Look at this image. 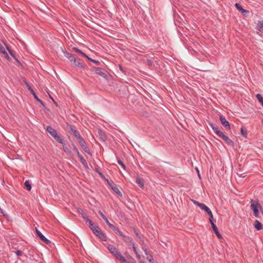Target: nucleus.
I'll return each mask as SVG.
<instances>
[{"mask_svg": "<svg viewBox=\"0 0 263 263\" xmlns=\"http://www.w3.org/2000/svg\"><path fill=\"white\" fill-rule=\"evenodd\" d=\"M251 202V208L253 211L255 217L259 218V211L261 213L263 216V210L261 204L259 203L258 200H254L252 199Z\"/></svg>", "mask_w": 263, "mask_h": 263, "instance_id": "obj_1", "label": "nucleus"}, {"mask_svg": "<svg viewBox=\"0 0 263 263\" xmlns=\"http://www.w3.org/2000/svg\"><path fill=\"white\" fill-rule=\"evenodd\" d=\"M46 131L48 132L58 143L63 144L64 139L62 136L59 134L57 130L53 129L51 126H47L46 128Z\"/></svg>", "mask_w": 263, "mask_h": 263, "instance_id": "obj_2", "label": "nucleus"}, {"mask_svg": "<svg viewBox=\"0 0 263 263\" xmlns=\"http://www.w3.org/2000/svg\"><path fill=\"white\" fill-rule=\"evenodd\" d=\"M66 130L70 134L73 135L77 139L81 136L79 131L77 130L75 126L71 125L68 123H66L65 127Z\"/></svg>", "mask_w": 263, "mask_h": 263, "instance_id": "obj_3", "label": "nucleus"}, {"mask_svg": "<svg viewBox=\"0 0 263 263\" xmlns=\"http://www.w3.org/2000/svg\"><path fill=\"white\" fill-rule=\"evenodd\" d=\"M24 82L25 84V85L26 86L27 88H28V89L29 90V91L31 92V93L33 95L34 98L36 100L37 102H38L40 104H41V105L43 106V107L45 109H47V107L45 106V105H44L43 102L37 96H36V95L35 94V92L34 91V90H33V89L31 87L30 85L29 84V83L26 81H24Z\"/></svg>", "mask_w": 263, "mask_h": 263, "instance_id": "obj_4", "label": "nucleus"}, {"mask_svg": "<svg viewBox=\"0 0 263 263\" xmlns=\"http://www.w3.org/2000/svg\"><path fill=\"white\" fill-rule=\"evenodd\" d=\"M93 234L97 237H98L101 240L103 241H106L107 239V237L105 234L103 232V231L100 229V228L98 226L96 227V228L92 229V231Z\"/></svg>", "mask_w": 263, "mask_h": 263, "instance_id": "obj_5", "label": "nucleus"}, {"mask_svg": "<svg viewBox=\"0 0 263 263\" xmlns=\"http://www.w3.org/2000/svg\"><path fill=\"white\" fill-rule=\"evenodd\" d=\"M107 249L116 259L121 255V253L118 251V249L114 245L110 244L108 245Z\"/></svg>", "mask_w": 263, "mask_h": 263, "instance_id": "obj_6", "label": "nucleus"}, {"mask_svg": "<svg viewBox=\"0 0 263 263\" xmlns=\"http://www.w3.org/2000/svg\"><path fill=\"white\" fill-rule=\"evenodd\" d=\"M78 142L82 147V148L83 149V150L88 154L90 155H91L90 151L88 147L87 146L85 141L84 140L82 136H81L78 138L77 139Z\"/></svg>", "mask_w": 263, "mask_h": 263, "instance_id": "obj_7", "label": "nucleus"}, {"mask_svg": "<svg viewBox=\"0 0 263 263\" xmlns=\"http://www.w3.org/2000/svg\"><path fill=\"white\" fill-rule=\"evenodd\" d=\"M105 180L106 181L108 185L111 188L115 193L120 196H122V193L112 180H109L108 179H105Z\"/></svg>", "mask_w": 263, "mask_h": 263, "instance_id": "obj_8", "label": "nucleus"}, {"mask_svg": "<svg viewBox=\"0 0 263 263\" xmlns=\"http://www.w3.org/2000/svg\"><path fill=\"white\" fill-rule=\"evenodd\" d=\"M35 233L37 235V236L40 238L41 240H42L43 242H44L46 244H49L51 242L49 240H48L47 238H46L42 234V233L37 229V228H35Z\"/></svg>", "mask_w": 263, "mask_h": 263, "instance_id": "obj_9", "label": "nucleus"}, {"mask_svg": "<svg viewBox=\"0 0 263 263\" xmlns=\"http://www.w3.org/2000/svg\"><path fill=\"white\" fill-rule=\"evenodd\" d=\"M76 66L81 68H86V65L83 63V61L79 58H76L72 63Z\"/></svg>", "mask_w": 263, "mask_h": 263, "instance_id": "obj_10", "label": "nucleus"}, {"mask_svg": "<svg viewBox=\"0 0 263 263\" xmlns=\"http://www.w3.org/2000/svg\"><path fill=\"white\" fill-rule=\"evenodd\" d=\"M220 121L222 124V125L224 127V128L226 129H230L231 127L229 122L226 120L225 117L222 116L220 115L219 117Z\"/></svg>", "mask_w": 263, "mask_h": 263, "instance_id": "obj_11", "label": "nucleus"}, {"mask_svg": "<svg viewBox=\"0 0 263 263\" xmlns=\"http://www.w3.org/2000/svg\"><path fill=\"white\" fill-rule=\"evenodd\" d=\"M193 202L200 208V209L203 211H204L205 212L207 213L210 210V209L204 204L201 203L197 201H196L195 200H192Z\"/></svg>", "mask_w": 263, "mask_h": 263, "instance_id": "obj_12", "label": "nucleus"}, {"mask_svg": "<svg viewBox=\"0 0 263 263\" xmlns=\"http://www.w3.org/2000/svg\"><path fill=\"white\" fill-rule=\"evenodd\" d=\"M96 74L100 76L101 77L107 79L108 78L107 72L104 69L99 67L98 69H97Z\"/></svg>", "mask_w": 263, "mask_h": 263, "instance_id": "obj_13", "label": "nucleus"}, {"mask_svg": "<svg viewBox=\"0 0 263 263\" xmlns=\"http://www.w3.org/2000/svg\"><path fill=\"white\" fill-rule=\"evenodd\" d=\"M122 237V240L127 244L128 246H130L133 245L134 242L133 241L132 238L129 236L125 235L124 234L122 236H121Z\"/></svg>", "mask_w": 263, "mask_h": 263, "instance_id": "obj_14", "label": "nucleus"}, {"mask_svg": "<svg viewBox=\"0 0 263 263\" xmlns=\"http://www.w3.org/2000/svg\"><path fill=\"white\" fill-rule=\"evenodd\" d=\"M211 226L217 237L220 239H222V236L219 232V231L216 224L215 223H212Z\"/></svg>", "mask_w": 263, "mask_h": 263, "instance_id": "obj_15", "label": "nucleus"}, {"mask_svg": "<svg viewBox=\"0 0 263 263\" xmlns=\"http://www.w3.org/2000/svg\"><path fill=\"white\" fill-rule=\"evenodd\" d=\"M98 133L100 139L101 140H102L103 142L106 141L107 138H106V135L105 134V132L103 130H102V129H99L98 130Z\"/></svg>", "mask_w": 263, "mask_h": 263, "instance_id": "obj_16", "label": "nucleus"}, {"mask_svg": "<svg viewBox=\"0 0 263 263\" xmlns=\"http://www.w3.org/2000/svg\"><path fill=\"white\" fill-rule=\"evenodd\" d=\"M228 145L233 146L234 145V142L230 139L227 136H226L223 139H222Z\"/></svg>", "mask_w": 263, "mask_h": 263, "instance_id": "obj_17", "label": "nucleus"}, {"mask_svg": "<svg viewBox=\"0 0 263 263\" xmlns=\"http://www.w3.org/2000/svg\"><path fill=\"white\" fill-rule=\"evenodd\" d=\"M235 7L236 9L240 12L242 13H248L249 11L248 10H245L242 6L238 3H235Z\"/></svg>", "mask_w": 263, "mask_h": 263, "instance_id": "obj_18", "label": "nucleus"}, {"mask_svg": "<svg viewBox=\"0 0 263 263\" xmlns=\"http://www.w3.org/2000/svg\"><path fill=\"white\" fill-rule=\"evenodd\" d=\"M254 227L257 230H260L262 229V224L258 220H255L254 222Z\"/></svg>", "mask_w": 263, "mask_h": 263, "instance_id": "obj_19", "label": "nucleus"}, {"mask_svg": "<svg viewBox=\"0 0 263 263\" xmlns=\"http://www.w3.org/2000/svg\"><path fill=\"white\" fill-rule=\"evenodd\" d=\"M136 182L138 184L140 187H143L144 186V180L142 178H140L139 176L136 177Z\"/></svg>", "mask_w": 263, "mask_h": 263, "instance_id": "obj_20", "label": "nucleus"}, {"mask_svg": "<svg viewBox=\"0 0 263 263\" xmlns=\"http://www.w3.org/2000/svg\"><path fill=\"white\" fill-rule=\"evenodd\" d=\"M256 29L260 32H263V21H258Z\"/></svg>", "mask_w": 263, "mask_h": 263, "instance_id": "obj_21", "label": "nucleus"}, {"mask_svg": "<svg viewBox=\"0 0 263 263\" xmlns=\"http://www.w3.org/2000/svg\"><path fill=\"white\" fill-rule=\"evenodd\" d=\"M5 46H6V48L7 49V50L8 51L9 54L12 56V57L16 61H18V59L17 58L15 57V55H14V54L13 53V52L12 50H11L10 49V48L8 46V45H7L5 43H4Z\"/></svg>", "mask_w": 263, "mask_h": 263, "instance_id": "obj_22", "label": "nucleus"}, {"mask_svg": "<svg viewBox=\"0 0 263 263\" xmlns=\"http://www.w3.org/2000/svg\"><path fill=\"white\" fill-rule=\"evenodd\" d=\"M80 159V161L81 162V163L83 165V166L87 169H88V166L87 165V163L85 160V159L84 158V157L81 156H79V157Z\"/></svg>", "mask_w": 263, "mask_h": 263, "instance_id": "obj_23", "label": "nucleus"}, {"mask_svg": "<svg viewBox=\"0 0 263 263\" xmlns=\"http://www.w3.org/2000/svg\"><path fill=\"white\" fill-rule=\"evenodd\" d=\"M72 49L73 51H75L76 52H77L80 54H81L83 57H84L85 58L87 57V55L85 53L83 52L81 50H80L78 48L73 47L72 48Z\"/></svg>", "mask_w": 263, "mask_h": 263, "instance_id": "obj_24", "label": "nucleus"}, {"mask_svg": "<svg viewBox=\"0 0 263 263\" xmlns=\"http://www.w3.org/2000/svg\"><path fill=\"white\" fill-rule=\"evenodd\" d=\"M24 185L27 191H30L31 190L32 186L29 180H26L24 183Z\"/></svg>", "mask_w": 263, "mask_h": 263, "instance_id": "obj_25", "label": "nucleus"}, {"mask_svg": "<svg viewBox=\"0 0 263 263\" xmlns=\"http://www.w3.org/2000/svg\"><path fill=\"white\" fill-rule=\"evenodd\" d=\"M122 263H130L122 254L117 259Z\"/></svg>", "mask_w": 263, "mask_h": 263, "instance_id": "obj_26", "label": "nucleus"}, {"mask_svg": "<svg viewBox=\"0 0 263 263\" xmlns=\"http://www.w3.org/2000/svg\"><path fill=\"white\" fill-rule=\"evenodd\" d=\"M86 222L89 223V227L92 231V229L96 228V227H97V226L95 225L94 223L90 219H87Z\"/></svg>", "mask_w": 263, "mask_h": 263, "instance_id": "obj_27", "label": "nucleus"}, {"mask_svg": "<svg viewBox=\"0 0 263 263\" xmlns=\"http://www.w3.org/2000/svg\"><path fill=\"white\" fill-rule=\"evenodd\" d=\"M256 98L259 102V103L263 107V98L262 96L260 94L258 93L256 95Z\"/></svg>", "mask_w": 263, "mask_h": 263, "instance_id": "obj_28", "label": "nucleus"}, {"mask_svg": "<svg viewBox=\"0 0 263 263\" xmlns=\"http://www.w3.org/2000/svg\"><path fill=\"white\" fill-rule=\"evenodd\" d=\"M210 216V218H209V221H210V222L211 223V224H212V223H214V218H213V214L211 211V210L210 211H209L207 213H206Z\"/></svg>", "mask_w": 263, "mask_h": 263, "instance_id": "obj_29", "label": "nucleus"}, {"mask_svg": "<svg viewBox=\"0 0 263 263\" xmlns=\"http://www.w3.org/2000/svg\"><path fill=\"white\" fill-rule=\"evenodd\" d=\"M62 144L63 145V149H64V152L67 154H71V151L70 150V149L68 147H67L65 145V144L64 143V141H63V144Z\"/></svg>", "mask_w": 263, "mask_h": 263, "instance_id": "obj_30", "label": "nucleus"}, {"mask_svg": "<svg viewBox=\"0 0 263 263\" xmlns=\"http://www.w3.org/2000/svg\"><path fill=\"white\" fill-rule=\"evenodd\" d=\"M112 230L114 231L116 234H118L119 236H121L123 235V233L121 232L118 228L115 226V229H112Z\"/></svg>", "mask_w": 263, "mask_h": 263, "instance_id": "obj_31", "label": "nucleus"}, {"mask_svg": "<svg viewBox=\"0 0 263 263\" xmlns=\"http://www.w3.org/2000/svg\"><path fill=\"white\" fill-rule=\"evenodd\" d=\"M86 58H87L89 61L95 63L97 65H100L101 64V63L99 61L92 59L88 56L87 57H86Z\"/></svg>", "mask_w": 263, "mask_h": 263, "instance_id": "obj_32", "label": "nucleus"}, {"mask_svg": "<svg viewBox=\"0 0 263 263\" xmlns=\"http://www.w3.org/2000/svg\"><path fill=\"white\" fill-rule=\"evenodd\" d=\"M217 133L216 134V135L219 137L220 138H221L222 139H223L226 136V135L221 131L219 130V131H217Z\"/></svg>", "mask_w": 263, "mask_h": 263, "instance_id": "obj_33", "label": "nucleus"}, {"mask_svg": "<svg viewBox=\"0 0 263 263\" xmlns=\"http://www.w3.org/2000/svg\"><path fill=\"white\" fill-rule=\"evenodd\" d=\"M240 132H241V134L245 138H247V131L246 130V129H245L243 127H241V130H240Z\"/></svg>", "mask_w": 263, "mask_h": 263, "instance_id": "obj_34", "label": "nucleus"}, {"mask_svg": "<svg viewBox=\"0 0 263 263\" xmlns=\"http://www.w3.org/2000/svg\"><path fill=\"white\" fill-rule=\"evenodd\" d=\"M131 246H132L133 247V251H134V252L135 253V254H136L137 255V257L139 258V259H140L141 258V257H140V255L138 254V253L137 252V250H136V248L135 246V243H133V245H132Z\"/></svg>", "mask_w": 263, "mask_h": 263, "instance_id": "obj_35", "label": "nucleus"}, {"mask_svg": "<svg viewBox=\"0 0 263 263\" xmlns=\"http://www.w3.org/2000/svg\"><path fill=\"white\" fill-rule=\"evenodd\" d=\"M105 221L111 229H115V226L110 223L107 218L106 219V220H105Z\"/></svg>", "mask_w": 263, "mask_h": 263, "instance_id": "obj_36", "label": "nucleus"}, {"mask_svg": "<svg viewBox=\"0 0 263 263\" xmlns=\"http://www.w3.org/2000/svg\"><path fill=\"white\" fill-rule=\"evenodd\" d=\"M118 163L119 165H120L124 170L126 169V166L123 163V161L120 160V159H119L118 160Z\"/></svg>", "mask_w": 263, "mask_h": 263, "instance_id": "obj_37", "label": "nucleus"}, {"mask_svg": "<svg viewBox=\"0 0 263 263\" xmlns=\"http://www.w3.org/2000/svg\"><path fill=\"white\" fill-rule=\"evenodd\" d=\"M73 150L77 153L78 156L79 157V156H81L82 155H81L80 153H79L77 147L74 144H73Z\"/></svg>", "mask_w": 263, "mask_h": 263, "instance_id": "obj_38", "label": "nucleus"}, {"mask_svg": "<svg viewBox=\"0 0 263 263\" xmlns=\"http://www.w3.org/2000/svg\"><path fill=\"white\" fill-rule=\"evenodd\" d=\"M76 57H74V55L73 54H71L70 55V57H69V58H68V59L69 60V61L71 62H73V61H74V60L76 59Z\"/></svg>", "mask_w": 263, "mask_h": 263, "instance_id": "obj_39", "label": "nucleus"}, {"mask_svg": "<svg viewBox=\"0 0 263 263\" xmlns=\"http://www.w3.org/2000/svg\"><path fill=\"white\" fill-rule=\"evenodd\" d=\"M64 55L65 57H66L67 59L69 58V57L72 54L71 53H69L67 51H63Z\"/></svg>", "mask_w": 263, "mask_h": 263, "instance_id": "obj_40", "label": "nucleus"}, {"mask_svg": "<svg viewBox=\"0 0 263 263\" xmlns=\"http://www.w3.org/2000/svg\"><path fill=\"white\" fill-rule=\"evenodd\" d=\"M99 214L100 215V216H101V217L104 220H106V219H107V217L103 214V213L101 211H99Z\"/></svg>", "mask_w": 263, "mask_h": 263, "instance_id": "obj_41", "label": "nucleus"}, {"mask_svg": "<svg viewBox=\"0 0 263 263\" xmlns=\"http://www.w3.org/2000/svg\"><path fill=\"white\" fill-rule=\"evenodd\" d=\"M213 130L214 131V132L216 134L217 132V131H219L220 130L219 129V128L217 126V125H215L213 128Z\"/></svg>", "mask_w": 263, "mask_h": 263, "instance_id": "obj_42", "label": "nucleus"}, {"mask_svg": "<svg viewBox=\"0 0 263 263\" xmlns=\"http://www.w3.org/2000/svg\"><path fill=\"white\" fill-rule=\"evenodd\" d=\"M147 259L149 260V261L151 263L152 262H153V256L151 255H149V256H147Z\"/></svg>", "mask_w": 263, "mask_h": 263, "instance_id": "obj_43", "label": "nucleus"}, {"mask_svg": "<svg viewBox=\"0 0 263 263\" xmlns=\"http://www.w3.org/2000/svg\"><path fill=\"white\" fill-rule=\"evenodd\" d=\"M134 233L135 234H136V235L139 238H140V234L137 231V230L134 228Z\"/></svg>", "mask_w": 263, "mask_h": 263, "instance_id": "obj_44", "label": "nucleus"}, {"mask_svg": "<svg viewBox=\"0 0 263 263\" xmlns=\"http://www.w3.org/2000/svg\"><path fill=\"white\" fill-rule=\"evenodd\" d=\"M15 254L17 256H20L22 255L23 252L21 250H17L16 251H15Z\"/></svg>", "mask_w": 263, "mask_h": 263, "instance_id": "obj_45", "label": "nucleus"}, {"mask_svg": "<svg viewBox=\"0 0 263 263\" xmlns=\"http://www.w3.org/2000/svg\"><path fill=\"white\" fill-rule=\"evenodd\" d=\"M82 216L83 218L85 220L86 222L87 221V219H89V218L88 217L87 215L84 213H82Z\"/></svg>", "mask_w": 263, "mask_h": 263, "instance_id": "obj_46", "label": "nucleus"}, {"mask_svg": "<svg viewBox=\"0 0 263 263\" xmlns=\"http://www.w3.org/2000/svg\"><path fill=\"white\" fill-rule=\"evenodd\" d=\"M98 68L99 67L93 66V67H92L91 68L90 71H95L96 72H97V69H98Z\"/></svg>", "mask_w": 263, "mask_h": 263, "instance_id": "obj_47", "label": "nucleus"}, {"mask_svg": "<svg viewBox=\"0 0 263 263\" xmlns=\"http://www.w3.org/2000/svg\"><path fill=\"white\" fill-rule=\"evenodd\" d=\"M98 174L102 178H104L105 180L106 179L105 177V176L101 172H99Z\"/></svg>", "mask_w": 263, "mask_h": 263, "instance_id": "obj_48", "label": "nucleus"}, {"mask_svg": "<svg viewBox=\"0 0 263 263\" xmlns=\"http://www.w3.org/2000/svg\"><path fill=\"white\" fill-rule=\"evenodd\" d=\"M4 57L9 61H11V58H10V57L9 56V55L8 54V53L7 54V55L6 54L5 55H4Z\"/></svg>", "mask_w": 263, "mask_h": 263, "instance_id": "obj_49", "label": "nucleus"}, {"mask_svg": "<svg viewBox=\"0 0 263 263\" xmlns=\"http://www.w3.org/2000/svg\"><path fill=\"white\" fill-rule=\"evenodd\" d=\"M4 57L9 61H11V58H10V57L9 56V55L8 54V53L7 54V55L6 54L5 55H4Z\"/></svg>", "mask_w": 263, "mask_h": 263, "instance_id": "obj_50", "label": "nucleus"}, {"mask_svg": "<svg viewBox=\"0 0 263 263\" xmlns=\"http://www.w3.org/2000/svg\"><path fill=\"white\" fill-rule=\"evenodd\" d=\"M147 64L148 65L152 66L153 64V62L151 60H148L147 61Z\"/></svg>", "mask_w": 263, "mask_h": 263, "instance_id": "obj_51", "label": "nucleus"}, {"mask_svg": "<svg viewBox=\"0 0 263 263\" xmlns=\"http://www.w3.org/2000/svg\"><path fill=\"white\" fill-rule=\"evenodd\" d=\"M4 50V47L0 44V53Z\"/></svg>", "mask_w": 263, "mask_h": 263, "instance_id": "obj_52", "label": "nucleus"}, {"mask_svg": "<svg viewBox=\"0 0 263 263\" xmlns=\"http://www.w3.org/2000/svg\"><path fill=\"white\" fill-rule=\"evenodd\" d=\"M209 123L210 126L212 127V128H213L216 125L212 122H209Z\"/></svg>", "mask_w": 263, "mask_h": 263, "instance_id": "obj_53", "label": "nucleus"}, {"mask_svg": "<svg viewBox=\"0 0 263 263\" xmlns=\"http://www.w3.org/2000/svg\"><path fill=\"white\" fill-rule=\"evenodd\" d=\"M4 56L6 54L7 55V52L5 51V50H3V51H2L1 52Z\"/></svg>", "mask_w": 263, "mask_h": 263, "instance_id": "obj_54", "label": "nucleus"}, {"mask_svg": "<svg viewBox=\"0 0 263 263\" xmlns=\"http://www.w3.org/2000/svg\"><path fill=\"white\" fill-rule=\"evenodd\" d=\"M17 63L19 65H20L21 67H23V66L22 64V63L18 60V61H16Z\"/></svg>", "mask_w": 263, "mask_h": 263, "instance_id": "obj_55", "label": "nucleus"}, {"mask_svg": "<svg viewBox=\"0 0 263 263\" xmlns=\"http://www.w3.org/2000/svg\"><path fill=\"white\" fill-rule=\"evenodd\" d=\"M0 213L3 214L4 216H5V215L4 213L3 210L0 208Z\"/></svg>", "mask_w": 263, "mask_h": 263, "instance_id": "obj_56", "label": "nucleus"}, {"mask_svg": "<svg viewBox=\"0 0 263 263\" xmlns=\"http://www.w3.org/2000/svg\"><path fill=\"white\" fill-rule=\"evenodd\" d=\"M119 67H120V70L122 71V72H124V70H123V69L121 65L119 66Z\"/></svg>", "mask_w": 263, "mask_h": 263, "instance_id": "obj_57", "label": "nucleus"}, {"mask_svg": "<svg viewBox=\"0 0 263 263\" xmlns=\"http://www.w3.org/2000/svg\"><path fill=\"white\" fill-rule=\"evenodd\" d=\"M127 258H128V259H132L133 260H134V261H135L134 259V258H132V257L131 256H130V255H128V256L127 257Z\"/></svg>", "mask_w": 263, "mask_h": 263, "instance_id": "obj_58", "label": "nucleus"}, {"mask_svg": "<svg viewBox=\"0 0 263 263\" xmlns=\"http://www.w3.org/2000/svg\"><path fill=\"white\" fill-rule=\"evenodd\" d=\"M78 211L79 213H81V214L83 213L82 210L81 209H78Z\"/></svg>", "mask_w": 263, "mask_h": 263, "instance_id": "obj_59", "label": "nucleus"}, {"mask_svg": "<svg viewBox=\"0 0 263 263\" xmlns=\"http://www.w3.org/2000/svg\"><path fill=\"white\" fill-rule=\"evenodd\" d=\"M50 98L52 100V101L54 102V103L55 104H56V105H57V102H55V101H54L53 99L51 96H50Z\"/></svg>", "mask_w": 263, "mask_h": 263, "instance_id": "obj_60", "label": "nucleus"}, {"mask_svg": "<svg viewBox=\"0 0 263 263\" xmlns=\"http://www.w3.org/2000/svg\"><path fill=\"white\" fill-rule=\"evenodd\" d=\"M95 171H96L97 172H98V173H99V172H100V171H99V169H98V168H95Z\"/></svg>", "mask_w": 263, "mask_h": 263, "instance_id": "obj_61", "label": "nucleus"}, {"mask_svg": "<svg viewBox=\"0 0 263 263\" xmlns=\"http://www.w3.org/2000/svg\"><path fill=\"white\" fill-rule=\"evenodd\" d=\"M144 252H145L146 254H147V250L146 249H144Z\"/></svg>", "mask_w": 263, "mask_h": 263, "instance_id": "obj_62", "label": "nucleus"}, {"mask_svg": "<svg viewBox=\"0 0 263 263\" xmlns=\"http://www.w3.org/2000/svg\"><path fill=\"white\" fill-rule=\"evenodd\" d=\"M197 171H198V175H199V177H200V175H199V171H198V170H197Z\"/></svg>", "mask_w": 263, "mask_h": 263, "instance_id": "obj_63", "label": "nucleus"}, {"mask_svg": "<svg viewBox=\"0 0 263 263\" xmlns=\"http://www.w3.org/2000/svg\"><path fill=\"white\" fill-rule=\"evenodd\" d=\"M261 123L263 124V119L261 120Z\"/></svg>", "mask_w": 263, "mask_h": 263, "instance_id": "obj_64", "label": "nucleus"}]
</instances>
